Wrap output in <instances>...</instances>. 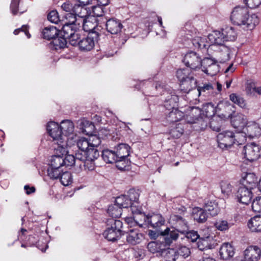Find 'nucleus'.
<instances>
[{"mask_svg": "<svg viewBox=\"0 0 261 261\" xmlns=\"http://www.w3.org/2000/svg\"><path fill=\"white\" fill-rule=\"evenodd\" d=\"M237 34L232 27H226L221 31H214L207 38L212 45H222L225 41H232L237 38Z\"/></svg>", "mask_w": 261, "mask_h": 261, "instance_id": "1", "label": "nucleus"}, {"mask_svg": "<svg viewBox=\"0 0 261 261\" xmlns=\"http://www.w3.org/2000/svg\"><path fill=\"white\" fill-rule=\"evenodd\" d=\"M244 140V136L243 134L229 130L224 131L217 135L218 146L222 149L229 148L234 144H242Z\"/></svg>", "mask_w": 261, "mask_h": 261, "instance_id": "2", "label": "nucleus"}, {"mask_svg": "<svg viewBox=\"0 0 261 261\" xmlns=\"http://www.w3.org/2000/svg\"><path fill=\"white\" fill-rule=\"evenodd\" d=\"M178 101V97L174 94H169L165 100L164 106L169 110H172L169 114V117L171 118L170 121L176 122L180 120L183 117V113L178 110L174 109L177 106V102Z\"/></svg>", "mask_w": 261, "mask_h": 261, "instance_id": "3", "label": "nucleus"}, {"mask_svg": "<svg viewBox=\"0 0 261 261\" xmlns=\"http://www.w3.org/2000/svg\"><path fill=\"white\" fill-rule=\"evenodd\" d=\"M201 114V109L198 107L191 108V112L190 114V119L188 122L193 124V127L197 130H201L205 129L209 123L208 118H204L200 116Z\"/></svg>", "mask_w": 261, "mask_h": 261, "instance_id": "4", "label": "nucleus"}, {"mask_svg": "<svg viewBox=\"0 0 261 261\" xmlns=\"http://www.w3.org/2000/svg\"><path fill=\"white\" fill-rule=\"evenodd\" d=\"M130 146L126 144H119L115 148V152L119 160L116 167L120 170H125L130 164V161L127 157L130 154Z\"/></svg>", "mask_w": 261, "mask_h": 261, "instance_id": "5", "label": "nucleus"}, {"mask_svg": "<svg viewBox=\"0 0 261 261\" xmlns=\"http://www.w3.org/2000/svg\"><path fill=\"white\" fill-rule=\"evenodd\" d=\"M243 153L248 161H255L261 156V147L254 143H248L244 147Z\"/></svg>", "mask_w": 261, "mask_h": 261, "instance_id": "6", "label": "nucleus"}, {"mask_svg": "<svg viewBox=\"0 0 261 261\" xmlns=\"http://www.w3.org/2000/svg\"><path fill=\"white\" fill-rule=\"evenodd\" d=\"M249 13L248 9L246 7L237 6L231 12L230 16L231 21L233 23L241 25L244 24L246 17Z\"/></svg>", "mask_w": 261, "mask_h": 261, "instance_id": "7", "label": "nucleus"}, {"mask_svg": "<svg viewBox=\"0 0 261 261\" xmlns=\"http://www.w3.org/2000/svg\"><path fill=\"white\" fill-rule=\"evenodd\" d=\"M182 62L190 69H196L201 67V58L196 53L190 51L185 55Z\"/></svg>", "mask_w": 261, "mask_h": 261, "instance_id": "8", "label": "nucleus"}, {"mask_svg": "<svg viewBox=\"0 0 261 261\" xmlns=\"http://www.w3.org/2000/svg\"><path fill=\"white\" fill-rule=\"evenodd\" d=\"M97 37L98 34L92 32L87 37H82L80 42H79V49L85 51L91 50L95 45V41Z\"/></svg>", "mask_w": 261, "mask_h": 261, "instance_id": "9", "label": "nucleus"}, {"mask_svg": "<svg viewBox=\"0 0 261 261\" xmlns=\"http://www.w3.org/2000/svg\"><path fill=\"white\" fill-rule=\"evenodd\" d=\"M172 229L167 227L160 233V239L166 247L170 246L178 239L179 233L173 228Z\"/></svg>", "mask_w": 261, "mask_h": 261, "instance_id": "10", "label": "nucleus"}, {"mask_svg": "<svg viewBox=\"0 0 261 261\" xmlns=\"http://www.w3.org/2000/svg\"><path fill=\"white\" fill-rule=\"evenodd\" d=\"M48 176L52 179H72L71 173L67 171H64L60 168L49 167L47 170Z\"/></svg>", "mask_w": 261, "mask_h": 261, "instance_id": "11", "label": "nucleus"}, {"mask_svg": "<svg viewBox=\"0 0 261 261\" xmlns=\"http://www.w3.org/2000/svg\"><path fill=\"white\" fill-rule=\"evenodd\" d=\"M143 216L144 222L148 224V227L158 230L165 225V218L161 214H153L151 216L143 214Z\"/></svg>", "mask_w": 261, "mask_h": 261, "instance_id": "12", "label": "nucleus"}, {"mask_svg": "<svg viewBox=\"0 0 261 261\" xmlns=\"http://www.w3.org/2000/svg\"><path fill=\"white\" fill-rule=\"evenodd\" d=\"M47 130L54 141L58 143V141L65 140V137L58 123L54 121L49 122L47 125Z\"/></svg>", "mask_w": 261, "mask_h": 261, "instance_id": "13", "label": "nucleus"}, {"mask_svg": "<svg viewBox=\"0 0 261 261\" xmlns=\"http://www.w3.org/2000/svg\"><path fill=\"white\" fill-rule=\"evenodd\" d=\"M252 196V191L248 190L247 188L243 187L242 185L240 186L236 193L237 201L245 205L250 203Z\"/></svg>", "mask_w": 261, "mask_h": 261, "instance_id": "14", "label": "nucleus"}, {"mask_svg": "<svg viewBox=\"0 0 261 261\" xmlns=\"http://www.w3.org/2000/svg\"><path fill=\"white\" fill-rule=\"evenodd\" d=\"M123 25L121 21L116 18H111L108 19L106 22L107 31L113 35H117L121 32Z\"/></svg>", "mask_w": 261, "mask_h": 261, "instance_id": "15", "label": "nucleus"}, {"mask_svg": "<svg viewBox=\"0 0 261 261\" xmlns=\"http://www.w3.org/2000/svg\"><path fill=\"white\" fill-rule=\"evenodd\" d=\"M175 225L173 227L178 233L185 234L189 230L188 222L181 216L174 215L172 217Z\"/></svg>", "mask_w": 261, "mask_h": 261, "instance_id": "16", "label": "nucleus"}, {"mask_svg": "<svg viewBox=\"0 0 261 261\" xmlns=\"http://www.w3.org/2000/svg\"><path fill=\"white\" fill-rule=\"evenodd\" d=\"M261 256V250L257 246H250L244 251L246 261H258Z\"/></svg>", "mask_w": 261, "mask_h": 261, "instance_id": "17", "label": "nucleus"}, {"mask_svg": "<svg viewBox=\"0 0 261 261\" xmlns=\"http://www.w3.org/2000/svg\"><path fill=\"white\" fill-rule=\"evenodd\" d=\"M234 253V249L233 246L229 243H223L219 249L220 258L224 260L230 258L233 256Z\"/></svg>", "mask_w": 261, "mask_h": 261, "instance_id": "18", "label": "nucleus"}, {"mask_svg": "<svg viewBox=\"0 0 261 261\" xmlns=\"http://www.w3.org/2000/svg\"><path fill=\"white\" fill-rule=\"evenodd\" d=\"M127 234L126 236V241L128 243L135 245L139 244L143 238V234L139 232L137 229H130L125 232Z\"/></svg>", "mask_w": 261, "mask_h": 261, "instance_id": "19", "label": "nucleus"}, {"mask_svg": "<svg viewBox=\"0 0 261 261\" xmlns=\"http://www.w3.org/2000/svg\"><path fill=\"white\" fill-rule=\"evenodd\" d=\"M247 133L250 138L257 137L261 134V127L255 121H250L246 123Z\"/></svg>", "mask_w": 261, "mask_h": 261, "instance_id": "20", "label": "nucleus"}, {"mask_svg": "<svg viewBox=\"0 0 261 261\" xmlns=\"http://www.w3.org/2000/svg\"><path fill=\"white\" fill-rule=\"evenodd\" d=\"M166 247L160 238L156 241L149 242L147 246L150 252L152 253H158L159 254L157 255L159 256H161L162 251H163Z\"/></svg>", "mask_w": 261, "mask_h": 261, "instance_id": "21", "label": "nucleus"}, {"mask_svg": "<svg viewBox=\"0 0 261 261\" xmlns=\"http://www.w3.org/2000/svg\"><path fill=\"white\" fill-rule=\"evenodd\" d=\"M180 82V89L186 93H188L192 89L197 87V81L193 75Z\"/></svg>", "mask_w": 261, "mask_h": 261, "instance_id": "22", "label": "nucleus"}, {"mask_svg": "<svg viewBox=\"0 0 261 261\" xmlns=\"http://www.w3.org/2000/svg\"><path fill=\"white\" fill-rule=\"evenodd\" d=\"M125 231H119L107 228L103 232L104 237L109 241L115 242L120 239L121 236L124 235Z\"/></svg>", "mask_w": 261, "mask_h": 261, "instance_id": "23", "label": "nucleus"}, {"mask_svg": "<svg viewBox=\"0 0 261 261\" xmlns=\"http://www.w3.org/2000/svg\"><path fill=\"white\" fill-rule=\"evenodd\" d=\"M101 156L102 159L106 163H116V165H118L119 160L117 157L115 150H111L109 149H105L102 151Z\"/></svg>", "mask_w": 261, "mask_h": 261, "instance_id": "24", "label": "nucleus"}, {"mask_svg": "<svg viewBox=\"0 0 261 261\" xmlns=\"http://www.w3.org/2000/svg\"><path fill=\"white\" fill-rule=\"evenodd\" d=\"M192 216L194 220L198 223L205 222L208 218V215L204 209L199 207L193 209Z\"/></svg>", "mask_w": 261, "mask_h": 261, "instance_id": "25", "label": "nucleus"}, {"mask_svg": "<svg viewBox=\"0 0 261 261\" xmlns=\"http://www.w3.org/2000/svg\"><path fill=\"white\" fill-rule=\"evenodd\" d=\"M72 12L81 20L89 16L91 14L90 10H88L86 7L78 4L74 5Z\"/></svg>", "mask_w": 261, "mask_h": 261, "instance_id": "26", "label": "nucleus"}, {"mask_svg": "<svg viewBox=\"0 0 261 261\" xmlns=\"http://www.w3.org/2000/svg\"><path fill=\"white\" fill-rule=\"evenodd\" d=\"M245 19L244 24H242L241 26H243L244 29L250 30L253 29L259 23V18L255 14L251 15H249L248 14V16L246 17Z\"/></svg>", "mask_w": 261, "mask_h": 261, "instance_id": "27", "label": "nucleus"}, {"mask_svg": "<svg viewBox=\"0 0 261 261\" xmlns=\"http://www.w3.org/2000/svg\"><path fill=\"white\" fill-rule=\"evenodd\" d=\"M78 29V27L64 23L60 31H59V35H61L66 39L73 35Z\"/></svg>", "mask_w": 261, "mask_h": 261, "instance_id": "28", "label": "nucleus"}, {"mask_svg": "<svg viewBox=\"0 0 261 261\" xmlns=\"http://www.w3.org/2000/svg\"><path fill=\"white\" fill-rule=\"evenodd\" d=\"M65 139L66 136L72 134L74 132V126L73 122L69 120H63L60 125Z\"/></svg>", "mask_w": 261, "mask_h": 261, "instance_id": "29", "label": "nucleus"}, {"mask_svg": "<svg viewBox=\"0 0 261 261\" xmlns=\"http://www.w3.org/2000/svg\"><path fill=\"white\" fill-rule=\"evenodd\" d=\"M247 225L252 232H261V217L255 216L251 218Z\"/></svg>", "mask_w": 261, "mask_h": 261, "instance_id": "30", "label": "nucleus"}, {"mask_svg": "<svg viewBox=\"0 0 261 261\" xmlns=\"http://www.w3.org/2000/svg\"><path fill=\"white\" fill-rule=\"evenodd\" d=\"M166 261H177L178 258L175 250V248L166 249L162 251L161 256Z\"/></svg>", "mask_w": 261, "mask_h": 261, "instance_id": "31", "label": "nucleus"}, {"mask_svg": "<svg viewBox=\"0 0 261 261\" xmlns=\"http://www.w3.org/2000/svg\"><path fill=\"white\" fill-rule=\"evenodd\" d=\"M42 35L44 39L53 40L55 37L59 35V30L54 26L46 27L42 31Z\"/></svg>", "mask_w": 261, "mask_h": 261, "instance_id": "32", "label": "nucleus"}, {"mask_svg": "<svg viewBox=\"0 0 261 261\" xmlns=\"http://www.w3.org/2000/svg\"><path fill=\"white\" fill-rule=\"evenodd\" d=\"M203 209L206 213H208L210 216L213 217L217 215L219 212L217 203L212 201L205 203Z\"/></svg>", "mask_w": 261, "mask_h": 261, "instance_id": "33", "label": "nucleus"}, {"mask_svg": "<svg viewBox=\"0 0 261 261\" xmlns=\"http://www.w3.org/2000/svg\"><path fill=\"white\" fill-rule=\"evenodd\" d=\"M246 94L250 96H255L256 94L261 95V86L256 87L254 82L247 83L246 86Z\"/></svg>", "mask_w": 261, "mask_h": 261, "instance_id": "34", "label": "nucleus"}, {"mask_svg": "<svg viewBox=\"0 0 261 261\" xmlns=\"http://www.w3.org/2000/svg\"><path fill=\"white\" fill-rule=\"evenodd\" d=\"M66 139L56 142L57 146L55 147V153L58 156H64L67 154V142Z\"/></svg>", "mask_w": 261, "mask_h": 261, "instance_id": "35", "label": "nucleus"}, {"mask_svg": "<svg viewBox=\"0 0 261 261\" xmlns=\"http://www.w3.org/2000/svg\"><path fill=\"white\" fill-rule=\"evenodd\" d=\"M107 228L119 231H125L123 228L122 222L114 218L108 219L106 222Z\"/></svg>", "mask_w": 261, "mask_h": 261, "instance_id": "36", "label": "nucleus"}, {"mask_svg": "<svg viewBox=\"0 0 261 261\" xmlns=\"http://www.w3.org/2000/svg\"><path fill=\"white\" fill-rule=\"evenodd\" d=\"M206 40L207 38L205 36H196L192 39V42L195 48L203 49L205 48L207 46L210 45Z\"/></svg>", "mask_w": 261, "mask_h": 261, "instance_id": "37", "label": "nucleus"}, {"mask_svg": "<svg viewBox=\"0 0 261 261\" xmlns=\"http://www.w3.org/2000/svg\"><path fill=\"white\" fill-rule=\"evenodd\" d=\"M199 95H203L207 96L213 94L214 87L212 84L208 83L204 84L202 86H199L197 87Z\"/></svg>", "mask_w": 261, "mask_h": 261, "instance_id": "38", "label": "nucleus"}, {"mask_svg": "<svg viewBox=\"0 0 261 261\" xmlns=\"http://www.w3.org/2000/svg\"><path fill=\"white\" fill-rule=\"evenodd\" d=\"M229 98L231 101L240 107L244 109H248L247 103L243 97L235 93H232L229 95Z\"/></svg>", "mask_w": 261, "mask_h": 261, "instance_id": "39", "label": "nucleus"}, {"mask_svg": "<svg viewBox=\"0 0 261 261\" xmlns=\"http://www.w3.org/2000/svg\"><path fill=\"white\" fill-rule=\"evenodd\" d=\"M115 203L121 209L132 206L130 202L126 195H122L118 196L115 199Z\"/></svg>", "mask_w": 261, "mask_h": 261, "instance_id": "40", "label": "nucleus"}, {"mask_svg": "<svg viewBox=\"0 0 261 261\" xmlns=\"http://www.w3.org/2000/svg\"><path fill=\"white\" fill-rule=\"evenodd\" d=\"M201 111L202 112L203 115L208 118L214 116L216 113L215 108L212 103L204 104Z\"/></svg>", "mask_w": 261, "mask_h": 261, "instance_id": "41", "label": "nucleus"}, {"mask_svg": "<svg viewBox=\"0 0 261 261\" xmlns=\"http://www.w3.org/2000/svg\"><path fill=\"white\" fill-rule=\"evenodd\" d=\"M66 21L64 23L70 24L75 26H79L81 25V19H79L76 15L73 12L68 13L65 15Z\"/></svg>", "mask_w": 261, "mask_h": 261, "instance_id": "42", "label": "nucleus"}, {"mask_svg": "<svg viewBox=\"0 0 261 261\" xmlns=\"http://www.w3.org/2000/svg\"><path fill=\"white\" fill-rule=\"evenodd\" d=\"M107 213L112 217V218H118L122 214V209L115 203L114 205L109 206Z\"/></svg>", "mask_w": 261, "mask_h": 261, "instance_id": "43", "label": "nucleus"}, {"mask_svg": "<svg viewBox=\"0 0 261 261\" xmlns=\"http://www.w3.org/2000/svg\"><path fill=\"white\" fill-rule=\"evenodd\" d=\"M184 132V128L183 124L178 123L170 130V134L174 138H178L181 136Z\"/></svg>", "mask_w": 261, "mask_h": 261, "instance_id": "44", "label": "nucleus"}, {"mask_svg": "<svg viewBox=\"0 0 261 261\" xmlns=\"http://www.w3.org/2000/svg\"><path fill=\"white\" fill-rule=\"evenodd\" d=\"M80 22L81 24L82 25L83 30L85 32H92L96 26L95 24L89 20V16L81 19Z\"/></svg>", "mask_w": 261, "mask_h": 261, "instance_id": "45", "label": "nucleus"}, {"mask_svg": "<svg viewBox=\"0 0 261 261\" xmlns=\"http://www.w3.org/2000/svg\"><path fill=\"white\" fill-rule=\"evenodd\" d=\"M175 250L178 259L179 258H186L191 254L190 248L186 246H179L175 248Z\"/></svg>", "mask_w": 261, "mask_h": 261, "instance_id": "46", "label": "nucleus"}, {"mask_svg": "<svg viewBox=\"0 0 261 261\" xmlns=\"http://www.w3.org/2000/svg\"><path fill=\"white\" fill-rule=\"evenodd\" d=\"M221 46V51L219 53L220 55L217 61L221 63H224L228 60L229 58L230 50L227 46L223 45Z\"/></svg>", "mask_w": 261, "mask_h": 261, "instance_id": "47", "label": "nucleus"}, {"mask_svg": "<svg viewBox=\"0 0 261 261\" xmlns=\"http://www.w3.org/2000/svg\"><path fill=\"white\" fill-rule=\"evenodd\" d=\"M192 75L191 69L189 68L179 69L176 71V76L180 82L186 80Z\"/></svg>", "mask_w": 261, "mask_h": 261, "instance_id": "48", "label": "nucleus"}, {"mask_svg": "<svg viewBox=\"0 0 261 261\" xmlns=\"http://www.w3.org/2000/svg\"><path fill=\"white\" fill-rule=\"evenodd\" d=\"M57 37H55L52 42L55 47L56 49L58 48H64L67 43V39L65 38L61 35H58Z\"/></svg>", "mask_w": 261, "mask_h": 261, "instance_id": "49", "label": "nucleus"}, {"mask_svg": "<svg viewBox=\"0 0 261 261\" xmlns=\"http://www.w3.org/2000/svg\"><path fill=\"white\" fill-rule=\"evenodd\" d=\"M64 166L63 157L55 154L51 158L49 167L60 168Z\"/></svg>", "mask_w": 261, "mask_h": 261, "instance_id": "50", "label": "nucleus"}, {"mask_svg": "<svg viewBox=\"0 0 261 261\" xmlns=\"http://www.w3.org/2000/svg\"><path fill=\"white\" fill-rule=\"evenodd\" d=\"M222 120L218 117H214L209 121L210 127L214 131L219 132L220 130Z\"/></svg>", "mask_w": 261, "mask_h": 261, "instance_id": "51", "label": "nucleus"}, {"mask_svg": "<svg viewBox=\"0 0 261 261\" xmlns=\"http://www.w3.org/2000/svg\"><path fill=\"white\" fill-rule=\"evenodd\" d=\"M210 237L205 238H199L197 242V247L200 250H204L205 249L210 248Z\"/></svg>", "mask_w": 261, "mask_h": 261, "instance_id": "52", "label": "nucleus"}, {"mask_svg": "<svg viewBox=\"0 0 261 261\" xmlns=\"http://www.w3.org/2000/svg\"><path fill=\"white\" fill-rule=\"evenodd\" d=\"M139 196L140 193L138 190H136L135 189H130L128 191V195L127 196L128 198L132 205L133 204V202H138Z\"/></svg>", "mask_w": 261, "mask_h": 261, "instance_id": "53", "label": "nucleus"}, {"mask_svg": "<svg viewBox=\"0 0 261 261\" xmlns=\"http://www.w3.org/2000/svg\"><path fill=\"white\" fill-rule=\"evenodd\" d=\"M76 163H78L81 162L83 163L84 165L86 166V164H88V160L87 155L86 151H81V152L79 151L75 153V155L74 156Z\"/></svg>", "mask_w": 261, "mask_h": 261, "instance_id": "54", "label": "nucleus"}, {"mask_svg": "<svg viewBox=\"0 0 261 261\" xmlns=\"http://www.w3.org/2000/svg\"><path fill=\"white\" fill-rule=\"evenodd\" d=\"M88 162H92L99 156L98 150L96 148L90 147L86 151Z\"/></svg>", "mask_w": 261, "mask_h": 261, "instance_id": "55", "label": "nucleus"}, {"mask_svg": "<svg viewBox=\"0 0 261 261\" xmlns=\"http://www.w3.org/2000/svg\"><path fill=\"white\" fill-rule=\"evenodd\" d=\"M76 144L81 151H87L90 147L88 139L85 138L79 139Z\"/></svg>", "mask_w": 261, "mask_h": 261, "instance_id": "56", "label": "nucleus"}, {"mask_svg": "<svg viewBox=\"0 0 261 261\" xmlns=\"http://www.w3.org/2000/svg\"><path fill=\"white\" fill-rule=\"evenodd\" d=\"M82 38L81 35L77 31H75L74 33L67 40L70 44L72 46L79 45V42Z\"/></svg>", "mask_w": 261, "mask_h": 261, "instance_id": "57", "label": "nucleus"}, {"mask_svg": "<svg viewBox=\"0 0 261 261\" xmlns=\"http://www.w3.org/2000/svg\"><path fill=\"white\" fill-rule=\"evenodd\" d=\"M220 67L217 62L213 64L212 66L206 68V69H202V71L208 75L212 76L215 75L219 71Z\"/></svg>", "mask_w": 261, "mask_h": 261, "instance_id": "58", "label": "nucleus"}, {"mask_svg": "<svg viewBox=\"0 0 261 261\" xmlns=\"http://www.w3.org/2000/svg\"><path fill=\"white\" fill-rule=\"evenodd\" d=\"M222 192L228 195L232 191V186L228 180H222L220 184Z\"/></svg>", "mask_w": 261, "mask_h": 261, "instance_id": "59", "label": "nucleus"}, {"mask_svg": "<svg viewBox=\"0 0 261 261\" xmlns=\"http://www.w3.org/2000/svg\"><path fill=\"white\" fill-rule=\"evenodd\" d=\"M216 228L220 231H225L229 229L230 224L226 220H219L214 224Z\"/></svg>", "mask_w": 261, "mask_h": 261, "instance_id": "60", "label": "nucleus"}, {"mask_svg": "<svg viewBox=\"0 0 261 261\" xmlns=\"http://www.w3.org/2000/svg\"><path fill=\"white\" fill-rule=\"evenodd\" d=\"M240 184L243 187H245L247 188L248 190L251 191L256 188L258 189V182H254V180L251 181H249L248 180H242V183H240Z\"/></svg>", "mask_w": 261, "mask_h": 261, "instance_id": "61", "label": "nucleus"}, {"mask_svg": "<svg viewBox=\"0 0 261 261\" xmlns=\"http://www.w3.org/2000/svg\"><path fill=\"white\" fill-rule=\"evenodd\" d=\"M88 140L90 143V147L92 148H96L101 143L100 138L96 135L90 137Z\"/></svg>", "mask_w": 261, "mask_h": 261, "instance_id": "62", "label": "nucleus"}, {"mask_svg": "<svg viewBox=\"0 0 261 261\" xmlns=\"http://www.w3.org/2000/svg\"><path fill=\"white\" fill-rule=\"evenodd\" d=\"M66 156L63 158L64 166H72L76 163L74 156L71 154L65 155Z\"/></svg>", "mask_w": 261, "mask_h": 261, "instance_id": "63", "label": "nucleus"}, {"mask_svg": "<svg viewBox=\"0 0 261 261\" xmlns=\"http://www.w3.org/2000/svg\"><path fill=\"white\" fill-rule=\"evenodd\" d=\"M252 208L253 211L261 213V197H256L252 202Z\"/></svg>", "mask_w": 261, "mask_h": 261, "instance_id": "64", "label": "nucleus"}]
</instances>
